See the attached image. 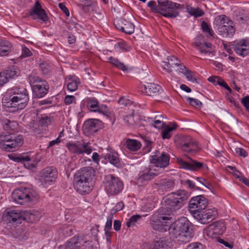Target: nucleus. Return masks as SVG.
Wrapping results in <instances>:
<instances>
[{
	"label": "nucleus",
	"mask_w": 249,
	"mask_h": 249,
	"mask_svg": "<svg viewBox=\"0 0 249 249\" xmlns=\"http://www.w3.org/2000/svg\"><path fill=\"white\" fill-rule=\"evenodd\" d=\"M147 6L154 13L160 14L164 17L174 18L179 15V10L184 9V5L171 0H158V5L155 1L148 2Z\"/></svg>",
	"instance_id": "7ed1b4c3"
},
{
	"label": "nucleus",
	"mask_w": 249,
	"mask_h": 249,
	"mask_svg": "<svg viewBox=\"0 0 249 249\" xmlns=\"http://www.w3.org/2000/svg\"><path fill=\"white\" fill-rule=\"evenodd\" d=\"M181 73H183L186 76L189 81L192 82L197 83V79L193 76V72L186 68L183 70V72Z\"/></svg>",
	"instance_id": "3c124183"
},
{
	"label": "nucleus",
	"mask_w": 249,
	"mask_h": 249,
	"mask_svg": "<svg viewBox=\"0 0 249 249\" xmlns=\"http://www.w3.org/2000/svg\"><path fill=\"white\" fill-rule=\"evenodd\" d=\"M227 25H224L218 28L219 34L223 37L232 36L235 33L233 22L230 19L227 22Z\"/></svg>",
	"instance_id": "cd10ccee"
},
{
	"label": "nucleus",
	"mask_w": 249,
	"mask_h": 249,
	"mask_svg": "<svg viewBox=\"0 0 249 249\" xmlns=\"http://www.w3.org/2000/svg\"><path fill=\"white\" fill-rule=\"evenodd\" d=\"M242 103L246 108V110L249 111V96H247L242 98Z\"/></svg>",
	"instance_id": "774afa93"
},
{
	"label": "nucleus",
	"mask_w": 249,
	"mask_h": 249,
	"mask_svg": "<svg viewBox=\"0 0 249 249\" xmlns=\"http://www.w3.org/2000/svg\"><path fill=\"white\" fill-rule=\"evenodd\" d=\"M186 249H205V247L200 243L195 242L190 244Z\"/></svg>",
	"instance_id": "5fc2aeb1"
},
{
	"label": "nucleus",
	"mask_w": 249,
	"mask_h": 249,
	"mask_svg": "<svg viewBox=\"0 0 249 249\" xmlns=\"http://www.w3.org/2000/svg\"><path fill=\"white\" fill-rule=\"evenodd\" d=\"M189 103L194 107H200L202 105V103L196 99L189 98Z\"/></svg>",
	"instance_id": "680f3d73"
},
{
	"label": "nucleus",
	"mask_w": 249,
	"mask_h": 249,
	"mask_svg": "<svg viewBox=\"0 0 249 249\" xmlns=\"http://www.w3.org/2000/svg\"><path fill=\"white\" fill-rule=\"evenodd\" d=\"M58 172L53 166H48L40 171L39 180L41 185L47 187L54 183L56 180Z\"/></svg>",
	"instance_id": "1a4fd4ad"
},
{
	"label": "nucleus",
	"mask_w": 249,
	"mask_h": 249,
	"mask_svg": "<svg viewBox=\"0 0 249 249\" xmlns=\"http://www.w3.org/2000/svg\"><path fill=\"white\" fill-rule=\"evenodd\" d=\"M126 124L131 127H135L139 122V117L137 114H128L124 119Z\"/></svg>",
	"instance_id": "72a5a7b5"
},
{
	"label": "nucleus",
	"mask_w": 249,
	"mask_h": 249,
	"mask_svg": "<svg viewBox=\"0 0 249 249\" xmlns=\"http://www.w3.org/2000/svg\"><path fill=\"white\" fill-rule=\"evenodd\" d=\"M186 11L195 17H201L204 14V12L201 9L199 8H193L189 5L186 6Z\"/></svg>",
	"instance_id": "58836bf2"
},
{
	"label": "nucleus",
	"mask_w": 249,
	"mask_h": 249,
	"mask_svg": "<svg viewBox=\"0 0 249 249\" xmlns=\"http://www.w3.org/2000/svg\"><path fill=\"white\" fill-rule=\"evenodd\" d=\"M23 220H27L29 222L34 223L38 221L39 219L38 214L31 213L29 211L23 212Z\"/></svg>",
	"instance_id": "e433bc0d"
},
{
	"label": "nucleus",
	"mask_w": 249,
	"mask_h": 249,
	"mask_svg": "<svg viewBox=\"0 0 249 249\" xmlns=\"http://www.w3.org/2000/svg\"><path fill=\"white\" fill-rule=\"evenodd\" d=\"M3 216L9 222L21 223L23 218V213L17 210H6Z\"/></svg>",
	"instance_id": "a878e982"
},
{
	"label": "nucleus",
	"mask_w": 249,
	"mask_h": 249,
	"mask_svg": "<svg viewBox=\"0 0 249 249\" xmlns=\"http://www.w3.org/2000/svg\"><path fill=\"white\" fill-rule=\"evenodd\" d=\"M157 153L159 154V151H157L155 155L150 157V163L154 164L157 167L164 168L168 166L169 164V156L165 152H162L160 155H157Z\"/></svg>",
	"instance_id": "aec40b11"
},
{
	"label": "nucleus",
	"mask_w": 249,
	"mask_h": 249,
	"mask_svg": "<svg viewBox=\"0 0 249 249\" xmlns=\"http://www.w3.org/2000/svg\"><path fill=\"white\" fill-rule=\"evenodd\" d=\"M23 138L21 135L2 132L0 135V147L8 151H15L23 144Z\"/></svg>",
	"instance_id": "0eeeda50"
},
{
	"label": "nucleus",
	"mask_w": 249,
	"mask_h": 249,
	"mask_svg": "<svg viewBox=\"0 0 249 249\" xmlns=\"http://www.w3.org/2000/svg\"><path fill=\"white\" fill-rule=\"evenodd\" d=\"M171 218L164 214L163 212L160 210L158 214L152 215L150 220V223L154 230L164 232L168 228V226L165 224L166 221L170 220Z\"/></svg>",
	"instance_id": "f8f14e48"
},
{
	"label": "nucleus",
	"mask_w": 249,
	"mask_h": 249,
	"mask_svg": "<svg viewBox=\"0 0 249 249\" xmlns=\"http://www.w3.org/2000/svg\"><path fill=\"white\" fill-rule=\"evenodd\" d=\"M95 171L90 166H85L77 170L73 175V187L81 195L88 194L92 190V181Z\"/></svg>",
	"instance_id": "f257e3e1"
},
{
	"label": "nucleus",
	"mask_w": 249,
	"mask_h": 249,
	"mask_svg": "<svg viewBox=\"0 0 249 249\" xmlns=\"http://www.w3.org/2000/svg\"><path fill=\"white\" fill-rule=\"evenodd\" d=\"M201 27L203 30V32L207 33V37H213V32L212 30L209 27L207 23L205 21H203L201 22Z\"/></svg>",
	"instance_id": "a18cd8bd"
},
{
	"label": "nucleus",
	"mask_w": 249,
	"mask_h": 249,
	"mask_svg": "<svg viewBox=\"0 0 249 249\" xmlns=\"http://www.w3.org/2000/svg\"><path fill=\"white\" fill-rule=\"evenodd\" d=\"M33 90L38 98L44 97L48 92L49 85L45 81L42 83L33 85Z\"/></svg>",
	"instance_id": "bb28decb"
},
{
	"label": "nucleus",
	"mask_w": 249,
	"mask_h": 249,
	"mask_svg": "<svg viewBox=\"0 0 249 249\" xmlns=\"http://www.w3.org/2000/svg\"><path fill=\"white\" fill-rule=\"evenodd\" d=\"M12 198L16 203L30 205L36 202L39 198L36 191L30 188L20 187L13 192Z\"/></svg>",
	"instance_id": "423d86ee"
},
{
	"label": "nucleus",
	"mask_w": 249,
	"mask_h": 249,
	"mask_svg": "<svg viewBox=\"0 0 249 249\" xmlns=\"http://www.w3.org/2000/svg\"><path fill=\"white\" fill-rule=\"evenodd\" d=\"M112 216H109L107 217V220L105 226V231H110L112 228Z\"/></svg>",
	"instance_id": "338daca9"
},
{
	"label": "nucleus",
	"mask_w": 249,
	"mask_h": 249,
	"mask_svg": "<svg viewBox=\"0 0 249 249\" xmlns=\"http://www.w3.org/2000/svg\"><path fill=\"white\" fill-rule=\"evenodd\" d=\"M159 184L163 186L164 189H169L174 187L175 183L171 179H164L161 181Z\"/></svg>",
	"instance_id": "8fccbe9b"
},
{
	"label": "nucleus",
	"mask_w": 249,
	"mask_h": 249,
	"mask_svg": "<svg viewBox=\"0 0 249 249\" xmlns=\"http://www.w3.org/2000/svg\"><path fill=\"white\" fill-rule=\"evenodd\" d=\"M177 127L176 124H174L173 126H167L165 127L161 132V137L162 139H169L172 135V131L175 130Z\"/></svg>",
	"instance_id": "ea45409f"
},
{
	"label": "nucleus",
	"mask_w": 249,
	"mask_h": 249,
	"mask_svg": "<svg viewBox=\"0 0 249 249\" xmlns=\"http://www.w3.org/2000/svg\"><path fill=\"white\" fill-rule=\"evenodd\" d=\"M9 80L8 79L6 74L3 71L0 72V87L3 86L4 84H6Z\"/></svg>",
	"instance_id": "13d9d810"
},
{
	"label": "nucleus",
	"mask_w": 249,
	"mask_h": 249,
	"mask_svg": "<svg viewBox=\"0 0 249 249\" xmlns=\"http://www.w3.org/2000/svg\"><path fill=\"white\" fill-rule=\"evenodd\" d=\"M9 97L5 99V106L7 107H14L17 109H22L29 101L28 92L24 88L16 87L9 91Z\"/></svg>",
	"instance_id": "39448f33"
},
{
	"label": "nucleus",
	"mask_w": 249,
	"mask_h": 249,
	"mask_svg": "<svg viewBox=\"0 0 249 249\" xmlns=\"http://www.w3.org/2000/svg\"><path fill=\"white\" fill-rule=\"evenodd\" d=\"M166 245V242L164 238H158L153 242L151 249H164Z\"/></svg>",
	"instance_id": "a19ab883"
},
{
	"label": "nucleus",
	"mask_w": 249,
	"mask_h": 249,
	"mask_svg": "<svg viewBox=\"0 0 249 249\" xmlns=\"http://www.w3.org/2000/svg\"><path fill=\"white\" fill-rule=\"evenodd\" d=\"M125 145L129 150L137 151L141 148L142 144L137 140L128 139L125 142Z\"/></svg>",
	"instance_id": "473e14b6"
},
{
	"label": "nucleus",
	"mask_w": 249,
	"mask_h": 249,
	"mask_svg": "<svg viewBox=\"0 0 249 249\" xmlns=\"http://www.w3.org/2000/svg\"><path fill=\"white\" fill-rule=\"evenodd\" d=\"M226 227L224 222L217 221L210 224L208 228L207 234L213 237V235H221L225 231Z\"/></svg>",
	"instance_id": "4be33fe9"
},
{
	"label": "nucleus",
	"mask_w": 249,
	"mask_h": 249,
	"mask_svg": "<svg viewBox=\"0 0 249 249\" xmlns=\"http://www.w3.org/2000/svg\"><path fill=\"white\" fill-rule=\"evenodd\" d=\"M234 51L239 55L245 56L249 53V42L243 40L236 43L233 47Z\"/></svg>",
	"instance_id": "c85d7f7f"
},
{
	"label": "nucleus",
	"mask_w": 249,
	"mask_h": 249,
	"mask_svg": "<svg viewBox=\"0 0 249 249\" xmlns=\"http://www.w3.org/2000/svg\"><path fill=\"white\" fill-rule=\"evenodd\" d=\"M249 18V16L245 14H239L236 15L235 17V19L236 21H238L240 23H244L246 21H247Z\"/></svg>",
	"instance_id": "6e6d98bb"
},
{
	"label": "nucleus",
	"mask_w": 249,
	"mask_h": 249,
	"mask_svg": "<svg viewBox=\"0 0 249 249\" xmlns=\"http://www.w3.org/2000/svg\"><path fill=\"white\" fill-rule=\"evenodd\" d=\"M217 241L218 242L222 244H223L225 247L229 248L231 249H232L233 247V244L232 242H227L222 238H218L217 239Z\"/></svg>",
	"instance_id": "69168bd1"
},
{
	"label": "nucleus",
	"mask_w": 249,
	"mask_h": 249,
	"mask_svg": "<svg viewBox=\"0 0 249 249\" xmlns=\"http://www.w3.org/2000/svg\"><path fill=\"white\" fill-rule=\"evenodd\" d=\"M87 107L91 111L97 112L99 109L98 102L95 99H91L88 101Z\"/></svg>",
	"instance_id": "c03bdc74"
},
{
	"label": "nucleus",
	"mask_w": 249,
	"mask_h": 249,
	"mask_svg": "<svg viewBox=\"0 0 249 249\" xmlns=\"http://www.w3.org/2000/svg\"><path fill=\"white\" fill-rule=\"evenodd\" d=\"M139 107L138 104L132 102L127 108V113L130 114H137Z\"/></svg>",
	"instance_id": "09e8293b"
},
{
	"label": "nucleus",
	"mask_w": 249,
	"mask_h": 249,
	"mask_svg": "<svg viewBox=\"0 0 249 249\" xmlns=\"http://www.w3.org/2000/svg\"><path fill=\"white\" fill-rule=\"evenodd\" d=\"M29 83L31 85H33L36 83H42L43 81H42L41 78L35 75H30L28 77Z\"/></svg>",
	"instance_id": "864d4df0"
},
{
	"label": "nucleus",
	"mask_w": 249,
	"mask_h": 249,
	"mask_svg": "<svg viewBox=\"0 0 249 249\" xmlns=\"http://www.w3.org/2000/svg\"><path fill=\"white\" fill-rule=\"evenodd\" d=\"M93 249L91 242L86 239L84 235L75 236L65 244V249Z\"/></svg>",
	"instance_id": "9b49d317"
},
{
	"label": "nucleus",
	"mask_w": 249,
	"mask_h": 249,
	"mask_svg": "<svg viewBox=\"0 0 249 249\" xmlns=\"http://www.w3.org/2000/svg\"><path fill=\"white\" fill-rule=\"evenodd\" d=\"M30 15L34 19H36L41 22H46L49 20V17L45 10L41 6L40 3L37 1L33 7Z\"/></svg>",
	"instance_id": "6ab92c4d"
},
{
	"label": "nucleus",
	"mask_w": 249,
	"mask_h": 249,
	"mask_svg": "<svg viewBox=\"0 0 249 249\" xmlns=\"http://www.w3.org/2000/svg\"><path fill=\"white\" fill-rule=\"evenodd\" d=\"M142 91L150 96H156L159 92L160 86L154 83H147L142 87Z\"/></svg>",
	"instance_id": "7c9ffc66"
},
{
	"label": "nucleus",
	"mask_w": 249,
	"mask_h": 249,
	"mask_svg": "<svg viewBox=\"0 0 249 249\" xmlns=\"http://www.w3.org/2000/svg\"><path fill=\"white\" fill-rule=\"evenodd\" d=\"M100 121L97 119H89L84 124L82 129L87 135H91L98 131L100 125Z\"/></svg>",
	"instance_id": "5701e85b"
},
{
	"label": "nucleus",
	"mask_w": 249,
	"mask_h": 249,
	"mask_svg": "<svg viewBox=\"0 0 249 249\" xmlns=\"http://www.w3.org/2000/svg\"><path fill=\"white\" fill-rule=\"evenodd\" d=\"M160 170L153 168H146L140 172L137 183L139 186L146 185L148 181L160 174Z\"/></svg>",
	"instance_id": "2eb2a0df"
},
{
	"label": "nucleus",
	"mask_w": 249,
	"mask_h": 249,
	"mask_svg": "<svg viewBox=\"0 0 249 249\" xmlns=\"http://www.w3.org/2000/svg\"><path fill=\"white\" fill-rule=\"evenodd\" d=\"M1 124L3 129L7 132L14 134L18 131V124L16 121L2 119Z\"/></svg>",
	"instance_id": "c756f323"
},
{
	"label": "nucleus",
	"mask_w": 249,
	"mask_h": 249,
	"mask_svg": "<svg viewBox=\"0 0 249 249\" xmlns=\"http://www.w3.org/2000/svg\"><path fill=\"white\" fill-rule=\"evenodd\" d=\"M39 67L42 73L44 74H48L51 71L50 66L48 63L46 62L40 63L39 65Z\"/></svg>",
	"instance_id": "603ef678"
},
{
	"label": "nucleus",
	"mask_w": 249,
	"mask_h": 249,
	"mask_svg": "<svg viewBox=\"0 0 249 249\" xmlns=\"http://www.w3.org/2000/svg\"><path fill=\"white\" fill-rule=\"evenodd\" d=\"M177 162L181 168L184 169L197 171L200 169L208 170L207 165L203 162H199L196 160L190 159L188 161H185L181 159H177Z\"/></svg>",
	"instance_id": "f3484780"
},
{
	"label": "nucleus",
	"mask_w": 249,
	"mask_h": 249,
	"mask_svg": "<svg viewBox=\"0 0 249 249\" xmlns=\"http://www.w3.org/2000/svg\"><path fill=\"white\" fill-rule=\"evenodd\" d=\"M235 153L239 156L245 158L247 156L248 153L245 149L240 147H236L235 148Z\"/></svg>",
	"instance_id": "e2e57ef3"
},
{
	"label": "nucleus",
	"mask_w": 249,
	"mask_h": 249,
	"mask_svg": "<svg viewBox=\"0 0 249 249\" xmlns=\"http://www.w3.org/2000/svg\"><path fill=\"white\" fill-rule=\"evenodd\" d=\"M105 159H107L109 162L116 167H119L120 162L118 157V154L114 151H109L106 154Z\"/></svg>",
	"instance_id": "f704fd0d"
},
{
	"label": "nucleus",
	"mask_w": 249,
	"mask_h": 249,
	"mask_svg": "<svg viewBox=\"0 0 249 249\" xmlns=\"http://www.w3.org/2000/svg\"><path fill=\"white\" fill-rule=\"evenodd\" d=\"M109 60L113 65L121 70L122 71H126L127 70V67L124 65V63L119 61V60L117 58H114L112 56H110L109 58Z\"/></svg>",
	"instance_id": "79ce46f5"
},
{
	"label": "nucleus",
	"mask_w": 249,
	"mask_h": 249,
	"mask_svg": "<svg viewBox=\"0 0 249 249\" xmlns=\"http://www.w3.org/2000/svg\"><path fill=\"white\" fill-rule=\"evenodd\" d=\"M170 237L182 243L189 242L194 236V226L187 218L182 217L172 224L169 229Z\"/></svg>",
	"instance_id": "f03ea898"
},
{
	"label": "nucleus",
	"mask_w": 249,
	"mask_h": 249,
	"mask_svg": "<svg viewBox=\"0 0 249 249\" xmlns=\"http://www.w3.org/2000/svg\"><path fill=\"white\" fill-rule=\"evenodd\" d=\"M105 185L107 192L110 195H115L121 192L124 184L117 177L113 175H108L105 176Z\"/></svg>",
	"instance_id": "9d476101"
},
{
	"label": "nucleus",
	"mask_w": 249,
	"mask_h": 249,
	"mask_svg": "<svg viewBox=\"0 0 249 249\" xmlns=\"http://www.w3.org/2000/svg\"><path fill=\"white\" fill-rule=\"evenodd\" d=\"M217 214L215 208L201 210L199 212L194 213L193 216L201 223L206 224L213 220Z\"/></svg>",
	"instance_id": "dca6fc26"
},
{
	"label": "nucleus",
	"mask_w": 249,
	"mask_h": 249,
	"mask_svg": "<svg viewBox=\"0 0 249 249\" xmlns=\"http://www.w3.org/2000/svg\"><path fill=\"white\" fill-rule=\"evenodd\" d=\"M230 18L225 15H222L217 16L214 19L213 24L216 27L218 30V28L223 27V24L227 23Z\"/></svg>",
	"instance_id": "4c0bfd02"
},
{
	"label": "nucleus",
	"mask_w": 249,
	"mask_h": 249,
	"mask_svg": "<svg viewBox=\"0 0 249 249\" xmlns=\"http://www.w3.org/2000/svg\"><path fill=\"white\" fill-rule=\"evenodd\" d=\"M133 101H130L125 97L121 98L118 101V103L120 105H124V106H128L132 104Z\"/></svg>",
	"instance_id": "0e129e2a"
},
{
	"label": "nucleus",
	"mask_w": 249,
	"mask_h": 249,
	"mask_svg": "<svg viewBox=\"0 0 249 249\" xmlns=\"http://www.w3.org/2000/svg\"><path fill=\"white\" fill-rule=\"evenodd\" d=\"M53 119L50 117L45 116L40 118L39 123L42 126H47L50 125L52 122Z\"/></svg>",
	"instance_id": "49530a36"
},
{
	"label": "nucleus",
	"mask_w": 249,
	"mask_h": 249,
	"mask_svg": "<svg viewBox=\"0 0 249 249\" xmlns=\"http://www.w3.org/2000/svg\"><path fill=\"white\" fill-rule=\"evenodd\" d=\"M188 197V194L184 190L173 193L165 200L164 204L160 210L166 215L170 216L173 211L178 210L184 205Z\"/></svg>",
	"instance_id": "20e7f679"
},
{
	"label": "nucleus",
	"mask_w": 249,
	"mask_h": 249,
	"mask_svg": "<svg viewBox=\"0 0 249 249\" xmlns=\"http://www.w3.org/2000/svg\"><path fill=\"white\" fill-rule=\"evenodd\" d=\"M68 89L71 91L76 90L78 88V83L76 81H72L67 85Z\"/></svg>",
	"instance_id": "4d7b16f0"
},
{
	"label": "nucleus",
	"mask_w": 249,
	"mask_h": 249,
	"mask_svg": "<svg viewBox=\"0 0 249 249\" xmlns=\"http://www.w3.org/2000/svg\"><path fill=\"white\" fill-rule=\"evenodd\" d=\"M116 28L127 34H132L134 32L135 26L133 23L125 19H120L114 22Z\"/></svg>",
	"instance_id": "b1692460"
},
{
	"label": "nucleus",
	"mask_w": 249,
	"mask_h": 249,
	"mask_svg": "<svg viewBox=\"0 0 249 249\" xmlns=\"http://www.w3.org/2000/svg\"><path fill=\"white\" fill-rule=\"evenodd\" d=\"M167 60L168 62H163L162 68L168 73L172 71V68L178 72H183V70L186 69L185 66L180 63V60L174 55L168 57Z\"/></svg>",
	"instance_id": "a211bd4d"
},
{
	"label": "nucleus",
	"mask_w": 249,
	"mask_h": 249,
	"mask_svg": "<svg viewBox=\"0 0 249 249\" xmlns=\"http://www.w3.org/2000/svg\"><path fill=\"white\" fill-rule=\"evenodd\" d=\"M174 141L177 146L192 154L198 152L200 148L197 142L190 136L177 135Z\"/></svg>",
	"instance_id": "6e6552de"
},
{
	"label": "nucleus",
	"mask_w": 249,
	"mask_h": 249,
	"mask_svg": "<svg viewBox=\"0 0 249 249\" xmlns=\"http://www.w3.org/2000/svg\"><path fill=\"white\" fill-rule=\"evenodd\" d=\"M141 218L140 215H134L131 216L126 222L127 227H130L135 225V223Z\"/></svg>",
	"instance_id": "de8ad7c7"
},
{
	"label": "nucleus",
	"mask_w": 249,
	"mask_h": 249,
	"mask_svg": "<svg viewBox=\"0 0 249 249\" xmlns=\"http://www.w3.org/2000/svg\"><path fill=\"white\" fill-rule=\"evenodd\" d=\"M67 27L70 30L78 32V33H80L81 29L82 28L81 25L79 24L73 20H71L68 22Z\"/></svg>",
	"instance_id": "37998d69"
},
{
	"label": "nucleus",
	"mask_w": 249,
	"mask_h": 249,
	"mask_svg": "<svg viewBox=\"0 0 249 249\" xmlns=\"http://www.w3.org/2000/svg\"><path fill=\"white\" fill-rule=\"evenodd\" d=\"M89 142L85 143L83 141L70 142L66 143V147L71 154L80 155L86 153L89 155L92 151Z\"/></svg>",
	"instance_id": "ddd939ff"
},
{
	"label": "nucleus",
	"mask_w": 249,
	"mask_h": 249,
	"mask_svg": "<svg viewBox=\"0 0 249 249\" xmlns=\"http://www.w3.org/2000/svg\"><path fill=\"white\" fill-rule=\"evenodd\" d=\"M12 48L13 45L9 41L0 39V56H8Z\"/></svg>",
	"instance_id": "2f4dec72"
},
{
	"label": "nucleus",
	"mask_w": 249,
	"mask_h": 249,
	"mask_svg": "<svg viewBox=\"0 0 249 249\" xmlns=\"http://www.w3.org/2000/svg\"><path fill=\"white\" fill-rule=\"evenodd\" d=\"M222 79L217 76H212L208 78V81L211 83H213L215 85H219Z\"/></svg>",
	"instance_id": "052dcab7"
},
{
	"label": "nucleus",
	"mask_w": 249,
	"mask_h": 249,
	"mask_svg": "<svg viewBox=\"0 0 249 249\" xmlns=\"http://www.w3.org/2000/svg\"><path fill=\"white\" fill-rule=\"evenodd\" d=\"M151 121L153 122L152 126H153L154 127L158 129L163 127L164 123L162 120L157 119L156 120H153Z\"/></svg>",
	"instance_id": "bf43d9fd"
},
{
	"label": "nucleus",
	"mask_w": 249,
	"mask_h": 249,
	"mask_svg": "<svg viewBox=\"0 0 249 249\" xmlns=\"http://www.w3.org/2000/svg\"><path fill=\"white\" fill-rule=\"evenodd\" d=\"M208 205V202L205 197L202 196H197L192 198L189 203L188 208L190 213L194 215V213H198L204 210Z\"/></svg>",
	"instance_id": "4468645a"
},
{
	"label": "nucleus",
	"mask_w": 249,
	"mask_h": 249,
	"mask_svg": "<svg viewBox=\"0 0 249 249\" xmlns=\"http://www.w3.org/2000/svg\"><path fill=\"white\" fill-rule=\"evenodd\" d=\"M9 80L17 77L20 73V71L15 66H12L3 71Z\"/></svg>",
	"instance_id": "c9c22d12"
},
{
	"label": "nucleus",
	"mask_w": 249,
	"mask_h": 249,
	"mask_svg": "<svg viewBox=\"0 0 249 249\" xmlns=\"http://www.w3.org/2000/svg\"><path fill=\"white\" fill-rule=\"evenodd\" d=\"M195 47L200 51L203 56L209 58L215 55L214 47L209 42L201 43L196 41L194 43Z\"/></svg>",
	"instance_id": "412c9836"
},
{
	"label": "nucleus",
	"mask_w": 249,
	"mask_h": 249,
	"mask_svg": "<svg viewBox=\"0 0 249 249\" xmlns=\"http://www.w3.org/2000/svg\"><path fill=\"white\" fill-rule=\"evenodd\" d=\"M14 160L24 164L25 167L32 169L36 167L39 160H34L29 155H20L14 158Z\"/></svg>",
	"instance_id": "393cba45"
}]
</instances>
